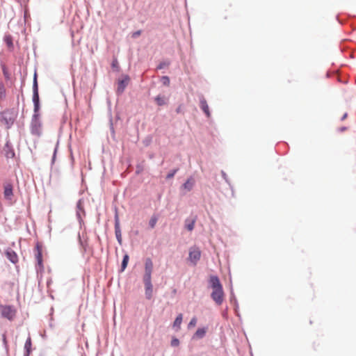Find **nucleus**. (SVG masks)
Listing matches in <instances>:
<instances>
[{"instance_id": "obj_1", "label": "nucleus", "mask_w": 356, "mask_h": 356, "mask_svg": "<svg viewBox=\"0 0 356 356\" xmlns=\"http://www.w3.org/2000/svg\"><path fill=\"white\" fill-rule=\"evenodd\" d=\"M153 270V262L150 258H147L145 261V272L143 276V282L145 285V294L147 299L150 300L153 296V285L152 284V273Z\"/></svg>"}, {"instance_id": "obj_2", "label": "nucleus", "mask_w": 356, "mask_h": 356, "mask_svg": "<svg viewBox=\"0 0 356 356\" xmlns=\"http://www.w3.org/2000/svg\"><path fill=\"white\" fill-rule=\"evenodd\" d=\"M209 282L212 289V293L211 294L212 300L218 305H222L224 301L225 294L219 278L216 275H211Z\"/></svg>"}, {"instance_id": "obj_3", "label": "nucleus", "mask_w": 356, "mask_h": 356, "mask_svg": "<svg viewBox=\"0 0 356 356\" xmlns=\"http://www.w3.org/2000/svg\"><path fill=\"white\" fill-rule=\"evenodd\" d=\"M17 310L12 305H0V314L3 318L10 321H13L16 316Z\"/></svg>"}, {"instance_id": "obj_4", "label": "nucleus", "mask_w": 356, "mask_h": 356, "mask_svg": "<svg viewBox=\"0 0 356 356\" xmlns=\"http://www.w3.org/2000/svg\"><path fill=\"white\" fill-rule=\"evenodd\" d=\"M33 90V101L34 103V111H35V113H36V112H38V111L39 109V94H38V87L36 74H35V76H34Z\"/></svg>"}, {"instance_id": "obj_5", "label": "nucleus", "mask_w": 356, "mask_h": 356, "mask_svg": "<svg viewBox=\"0 0 356 356\" xmlns=\"http://www.w3.org/2000/svg\"><path fill=\"white\" fill-rule=\"evenodd\" d=\"M0 122L7 129H9L14 122V118L12 114L8 111H3L1 113Z\"/></svg>"}, {"instance_id": "obj_6", "label": "nucleus", "mask_w": 356, "mask_h": 356, "mask_svg": "<svg viewBox=\"0 0 356 356\" xmlns=\"http://www.w3.org/2000/svg\"><path fill=\"white\" fill-rule=\"evenodd\" d=\"M201 257V252L197 248H192L189 252V259L190 261L196 264L197 262L200 260Z\"/></svg>"}, {"instance_id": "obj_7", "label": "nucleus", "mask_w": 356, "mask_h": 356, "mask_svg": "<svg viewBox=\"0 0 356 356\" xmlns=\"http://www.w3.org/2000/svg\"><path fill=\"white\" fill-rule=\"evenodd\" d=\"M3 154H4L5 156L7 159H13L15 157V154L14 149L9 145L8 143H6V144L3 147Z\"/></svg>"}, {"instance_id": "obj_8", "label": "nucleus", "mask_w": 356, "mask_h": 356, "mask_svg": "<svg viewBox=\"0 0 356 356\" xmlns=\"http://www.w3.org/2000/svg\"><path fill=\"white\" fill-rule=\"evenodd\" d=\"M35 249L36 251L35 258H36L38 264L40 266H42V247L39 243H37Z\"/></svg>"}, {"instance_id": "obj_9", "label": "nucleus", "mask_w": 356, "mask_h": 356, "mask_svg": "<svg viewBox=\"0 0 356 356\" xmlns=\"http://www.w3.org/2000/svg\"><path fill=\"white\" fill-rule=\"evenodd\" d=\"M200 106L201 109L204 111V113L207 115V117H210V111L209 108V106L206 99L204 97H202L200 101Z\"/></svg>"}, {"instance_id": "obj_10", "label": "nucleus", "mask_w": 356, "mask_h": 356, "mask_svg": "<svg viewBox=\"0 0 356 356\" xmlns=\"http://www.w3.org/2000/svg\"><path fill=\"white\" fill-rule=\"evenodd\" d=\"M3 194L6 199H11L13 196V186L10 184H7L4 186Z\"/></svg>"}, {"instance_id": "obj_11", "label": "nucleus", "mask_w": 356, "mask_h": 356, "mask_svg": "<svg viewBox=\"0 0 356 356\" xmlns=\"http://www.w3.org/2000/svg\"><path fill=\"white\" fill-rule=\"evenodd\" d=\"M129 81V78L128 76H125V78L122 80L119 81L118 82V91L119 92H122L128 84V82Z\"/></svg>"}, {"instance_id": "obj_12", "label": "nucleus", "mask_w": 356, "mask_h": 356, "mask_svg": "<svg viewBox=\"0 0 356 356\" xmlns=\"http://www.w3.org/2000/svg\"><path fill=\"white\" fill-rule=\"evenodd\" d=\"M207 333V328H198L194 335L193 336V339H202L203 338Z\"/></svg>"}, {"instance_id": "obj_13", "label": "nucleus", "mask_w": 356, "mask_h": 356, "mask_svg": "<svg viewBox=\"0 0 356 356\" xmlns=\"http://www.w3.org/2000/svg\"><path fill=\"white\" fill-rule=\"evenodd\" d=\"M195 184V181L193 178H189L187 179V181L183 184L182 187L184 189L186 190L187 191H190L192 190L193 186Z\"/></svg>"}, {"instance_id": "obj_14", "label": "nucleus", "mask_w": 356, "mask_h": 356, "mask_svg": "<svg viewBox=\"0 0 356 356\" xmlns=\"http://www.w3.org/2000/svg\"><path fill=\"white\" fill-rule=\"evenodd\" d=\"M6 256L7 258L13 264L17 263L18 261L17 255L14 251H7Z\"/></svg>"}, {"instance_id": "obj_15", "label": "nucleus", "mask_w": 356, "mask_h": 356, "mask_svg": "<svg viewBox=\"0 0 356 356\" xmlns=\"http://www.w3.org/2000/svg\"><path fill=\"white\" fill-rule=\"evenodd\" d=\"M3 40L6 43V44L7 45L8 48L10 50H13V38H12L11 35H5Z\"/></svg>"}, {"instance_id": "obj_16", "label": "nucleus", "mask_w": 356, "mask_h": 356, "mask_svg": "<svg viewBox=\"0 0 356 356\" xmlns=\"http://www.w3.org/2000/svg\"><path fill=\"white\" fill-rule=\"evenodd\" d=\"M167 98L165 96L158 95L155 97V102L159 106H163L167 104Z\"/></svg>"}, {"instance_id": "obj_17", "label": "nucleus", "mask_w": 356, "mask_h": 356, "mask_svg": "<svg viewBox=\"0 0 356 356\" xmlns=\"http://www.w3.org/2000/svg\"><path fill=\"white\" fill-rule=\"evenodd\" d=\"M182 318H183V316L181 314H179L175 318L174 323H173V327H177V330H179L180 325L182 322Z\"/></svg>"}, {"instance_id": "obj_18", "label": "nucleus", "mask_w": 356, "mask_h": 356, "mask_svg": "<svg viewBox=\"0 0 356 356\" xmlns=\"http://www.w3.org/2000/svg\"><path fill=\"white\" fill-rule=\"evenodd\" d=\"M31 346H32L31 338V337H29L25 342V344H24V349H25L26 352L28 353V354L31 353Z\"/></svg>"}, {"instance_id": "obj_19", "label": "nucleus", "mask_w": 356, "mask_h": 356, "mask_svg": "<svg viewBox=\"0 0 356 356\" xmlns=\"http://www.w3.org/2000/svg\"><path fill=\"white\" fill-rule=\"evenodd\" d=\"M195 220H192L191 221L186 220L185 227L188 231H192L194 229L195 227Z\"/></svg>"}, {"instance_id": "obj_20", "label": "nucleus", "mask_w": 356, "mask_h": 356, "mask_svg": "<svg viewBox=\"0 0 356 356\" xmlns=\"http://www.w3.org/2000/svg\"><path fill=\"white\" fill-rule=\"evenodd\" d=\"M129 256L127 254H125L124 256V258H123V260H122V266H121V270L122 271H124V269L127 268V264H128V261H129Z\"/></svg>"}, {"instance_id": "obj_21", "label": "nucleus", "mask_w": 356, "mask_h": 356, "mask_svg": "<svg viewBox=\"0 0 356 356\" xmlns=\"http://www.w3.org/2000/svg\"><path fill=\"white\" fill-rule=\"evenodd\" d=\"M115 235L118 242L121 243L122 237L120 230L119 229L118 223H116L115 225Z\"/></svg>"}, {"instance_id": "obj_22", "label": "nucleus", "mask_w": 356, "mask_h": 356, "mask_svg": "<svg viewBox=\"0 0 356 356\" xmlns=\"http://www.w3.org/2000/svg\"><path fill=\"white\" fill-rule=\"evenodd\" d=\"M6 88L3 83H0V98H4L6 97Z\"/></svg>"}, {"instance_id": "obj_23", "label": "nucleus", "mask_w": 356, "mask_h": 356, "mask_svg": "<svg viewBox=\"0 0 356 356\" xmlns=\"http://www.w3.org/2000/svg\"><path fill=\"white\" fill-rule=\"evenodd\" d=\"M2 71L6 79L9 80L10 78V74L8 72V68L5 65L2 66Z\"/></svg>"}, {"instance_id": "obj_24", "label": "nucleus", "mask_w": 356, "mask_h": 356, "mask_svg": "<svg viewBox=\"0 0 356 356\" xmlns=\"http://www.w3.org/2000/svg\"><path fill=\"white\" fill-rule=\"evenodd\" d=\"M157 222V218L156 216H152L149 220V225L151 228H154Z\"/></svg>"}, {"instance_id": "obj_25", "label": "nucleus", "mask_w": 356, "mask_h": 356, "mask_svg": "<svg viewBox=\"0 0 356 356\" xmlns=\"http://www.w3.org/2000/svg\"><path fill=\"white\" fill-rule=\"evenodd\" d=\"M196 324H197V318H196V317H193L188 325V328L193 327L196 325Z\"/></svg>"}, {"instance_id": "obj_26", "label": "nucleus", "mask_w": 356, "mask_h": 356, "mask_svg": "<svg viewBox=\"0 0 356 356\" xmlns=\"http://www.w3.org/2000/svg\"><path fill=\"white\" fill-rule=\"evenodd\" d=\"M178 171V169H175L173 170H172L171 172H170L167 176H166V179H172L175 175L176 174V172Z\"/></svg>"}, {"instance_id": "obj_27", "label": "nucleus", "mask_w": 356, "mask_h": 356, "mask_svg": "<svg viewBox=\"0 0 356 356\" xmlns=\"http://www.w3.org/2000/svg\"><path fill=\"white\" fill-rule=\"evenodd\" d=\"M2 339H3V343L4 344L5 348L6 349V350H8V341H7V339H6V334H3L2 335Z\"/></svg>"}, {"instance_id": "obj_28", "label": "nucleus", "mask_w": 356, "mask_h": 356, "mask_svg": "<svg viewBox=\"0 0 356 356\" xmlns=\"http://www.w3.org/2000/svg\"><path fill=\"white\" fill-rule=\"evenodd\" d=\"M179 345V341L177 338H173L171 341V346L174 347H177Z\"/></svg>"}, {"instance_id": "obj_29", "label": "nucleus", "mask_w": 356, "mask_h": 356, "mask_svg": "<svg viewBox=\"0 0 356 356\" xmlns=\"http://www.w3.org/2000/svg\"><path fill=\"white\" fill-rule=\"evenodd\" d=\"M162 82L164 85L168 86L170 84V79L165 76L162 77Z\"/></svg>"}, {"instance_id": "obj_30", "label": "nucleus", "mask_w": 356, "mask_h": 356, "mask_svg": "<svg viewBox=\"0 0 356 356\" xmlns=\"http://www.w3.org/2000/svg\"><path fill=\"white\" fill-rule=\"evenodd\" d=\"M118 60L115 59L113 61V63H112V67H118Z\"/></svg>"}, {"instance_id": "obj_31", "label": "nucleus", "mask_w": 356, "mask_h": 356, "mask_svg": "<svg viewBox=\"0 0 356 356\" xmlns=\"http://www.w3.org/2000/svg\"><path fill=\"white\" fill-rule=\"evenodd\" d=\"M140 35V31H136V32L134 33L133 37L135 38V37L138 36Z\"/></svg>"}, {"instance_id": "obj_32", "label": "nucleus", "mask_w": 356, "mask_h": 356, "mask_svg": "<svg viewBox=\"0 0 356 356\" xmlns=\"http://www.w3.org/2000/svg\"><path fill=\"white\" fill-rule=\"evenodd\" d=\"M346 116H347V114H346V113H345V114H344V115L343 116L342 119H343H343H345V118H346Z\"/></svg>"}, {"instance_id": "obj_33", "label": "nucleus", "mask_w": 356, "mask_h": 356, "mask_svg": "<svg viewBox=\"0 0 356 356\" xmlns=\"http://www.w3.org/2000/svg\"><path fill=\"white\" fill-rule=\"evenodd\" d=\"M162 67H163V65H160L158 67V68H159V69H161Z\"/></svg>"}, {"instance_id": "obj_34", "label": "nucleus", "mask_w": 356, "mask_h": 356, "mask_svg": "<svg viewBox=\"0 0 356 356\" xmlns=\"http://www.w3.org/2000/svg\"><path fill=\"white\" fill-rule=\"evenodd\" d=\"M29 355H30V354H28V353L26 352L24 356H29Z\"/></svg>"}]
</instances>
